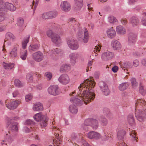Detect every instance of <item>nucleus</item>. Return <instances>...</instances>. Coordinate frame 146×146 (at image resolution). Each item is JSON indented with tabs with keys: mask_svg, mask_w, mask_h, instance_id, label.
I'll list each match as a JSON object with an SVG mask.
<instances>
[{
	"mask_svg": "<svg viewBox=\"0 0 146 146\" xmlns=\"http://www.w3.org/2000/svg\"><path fill=\"white\" fill-rule=\"evenodd\" d=\"M70 81V79L68 76L64 74V85L68 83Z\"/></svg>",
	"mask_w": 146,
	"mask_h": 146,
	"instance_id": "4d7b16f0",
	"label": "nucleus"
},
{
	"mask_svg": "<svg viewBox=\"0 0 146 146\" xmlns=\"http://www.w3.org/2000/svg\"><path fill=\"white\" fill-rule=\"evenodd\" d=\"M91 119H88L85 120L84 124L85 125H88L91 127Z\"/></svg>",
	"mask_w": 146,
	"mask_h": 146,
	"instance_id": "864d4df0",
	"label": "nucleus"
},
{
	"mask_svg": "<svg viewBox=\"0 0 146 146\" xmlns=\"http://www.w3.org/2000/svg\"><path fill=\"white\" fill-rule=\"evenodd\" d=\"M130 81L133 88L136 89L138 86V83L137 82L136 79L135 78H132L130 79Z\"/></svg>",
	"mask_w": 146,
	"mask_h": 146,
	"instance_id": "e433bc0d",
	"label": "nucleus"
},
{
	"mask_svg": "<svg viewBox=\"0 0 146 146\" xmlns=\"http://www.w3.org/2000/svg\"><path fill=\"white\" fill-rule=\"evenodd\" d=\"M44 116L42 114L41 112L37 113L33 116L34 119L37 121H41L42 119H43Z\"/></svg>",
	"mask_w": 146,
	"mask_h": 146,
	"instance_id": "2f4dec72",
	"label": "nucleus"
},
{
	"mask_svg": "<svg viewBox=\"0 0 146 146\" xmlns=\"http://www.w3.org/2000/svg\"><path fill=\"white\" fill-rule=\"evenodd\" d=\"M19 94V92L18 90H15L13 91L12 93L13 97L14 98H15L17 97Z\"/></svg>",
	"mask_w": 146,
	"mask_h": 146,
	"instance_id": "0e129e2a",
	"label": "nucleus"
},
{
	"mask_svg": "<svg viewBox=\"0 0 146 146\" xmlns=\"http://www.w3.org/2000/svg\"><path fill=\"white\" fill-rule=\"evenodd\" d=\"M70 112L73 114L76 113L78 112V109L74 105H70L69 107Z\"/></svg>",
	"mask_w": 146,
	"mask_h": 146,
	"instance_id": "72a5a7b5",
	"label": "nucleus"
},
{
	"mask_svg": "<svg viewBox=\"0 0 146 146\" xmlns=\"http://www.w3.org/2000/svg\"><path fill=\"white\" fill-rule=\"evenodd\" d=\"M109 137L108 136V135L104 134L102 137L100 136V138H101L102 141H105L107 140L108 139Z\"/></svg>",
	"mask_w": 146,
	"mask_h": 146,
	"instance_id": "e2e57ef3",
	"label": "nucleus"
},
{
	"mask_svg": "<svg viewBox=\"0 0 146 146\" xmlns=\"http://www.w3.org/2000/svg\"><path fill=\"white\" fill-rule=\"evenodd\" d=\"M136 108L143 107L145 108L143 111H136L135 112V115L138 120L140 122H143L146 117V103L144 100L140 99H138L135 104Z\"/></svg>",
	"mask_w": 146,
	"mask_h": 146,
	"instance_id": "f03ea898",
	"label": "nucleus"
},
{
	"mask_svg": "<svg viewBox=\"0 0 146 146\" xmlns=\"http://www.w3.org/2000/svg\"><path fill=\"white\" fill-rule=\"evenodd\" d=\"M137 36L136 34L130 32L128 35V42L129 45H132L135 44L136 41Z\"/></svg>",
	"mask_w": 146,
	"mask_h": 146,
	"instance_id": "9d476101",
	"label": "nucleus"
},
{
	"mask_svg": "<svg viewBox=\"0 0 146 146\" xmlns=\"http://www.w3.org/2000/svg\"><path fill=\"white\" fill-rule=\"evenodd\" d=\"M44 76L48 80H50L52 78V74L49 72H47L45 73Z\"/></svg>",
	"mask_w": 146,
	"mask_h": 146,
	"instance_id": "79ce46f5",
	"label": "nucleus"
},
{
	"mask_svg": "<svg viewBox=\"0 0 146 146\" xmlns=\"http://www.w3.org/2000/svg\"><path fill=\"white\" fill-rule=\"evenodd\" d=\"M58 81L60 83L63 84L64 81V75L62 74L59 78L58 79Z\"/></svg>",
	"mask_w": 146,
	"mask_h": 146,
	"instance_id": "bf43d9fd",
	"label": "nucleus"
},
{
	"mask_svg": "<svg viewBox=\"0 0 146 146\" xmlns=\"http://www.w3.org/2000/svg\"><path fill=\"white\" fill-rule=\"evenodd\" d=\"M5 42H7L9 45H11V42L9 41L13 42L15 40V37L13 33L10 32H7L6 33L5 35Z\"/></svg>",
	"mask_w": 146,
	"mask_h": 146,
	"instance_id": "9b49d317",
	"label": "nucleus"
},
{
	"mask_svg": "<svg viewBox=\"0 0 146 146\" xmlns=\"http://www.w3.org/2000/svg\"><path fill=\"white\" fill-rule=\"evenodd\" d=\"M42 17L43 19H50L48 12L42 14Z\"/></svg>",
	"mask_w": 146,
	"mask_h": 146,
	"instance_id": "5fc2aeb1",
	"label": "nucleus"
},
{
	"mask_svg": "<svg viewBox=\"0 0 146 146\" xmlns=\"http://www.w3.org/2000/svg\"><path fill=\"white\" fill-rule=\"evenodd\" d=\"M107 33L109 38H112L115 36L116 33L114 29L111 27L107 31Z\"/></svg>",
	"mask_w": 146,
	"mask_h": 146,
	"instance_id": "b1692460",
	"label": "nucleus"
},
{
	"mask_svg": "<svg viewBox=\"0 0 146 146\" xmlns=\"http://www.w3.org/2000/svg\"><path fill=\"white\" fill-rule=\"evenodd\" d=\"M6 9L11 11H14L16 9L15 7L12 4L9 3L8 2L6 3Z\"/></svg>",
	"mask_w": 146,
	"mask_h": 146,
	"instance_id": "7c9ffc66",
	"label": "nucleus"
},
{
	"mask_svg": "<svg viewBox=\"0 0 146 146\" xmlns=\"http://www.w3.org/2000/svg\"><path fill=\"white\" fill-rule=\"evenodd\" d=\"M91 127L96 129L98 126V121L96 119H91Z\"/></svg>",
	"mask_w": 146,
	"mask_h": 146,
	"instance_id": "4c0bfd02",
	"label": "nucleus"
},
{
	"mask_svg": "<svg viewBox=\"0 0 146 146\" xmlns=\"http://www.w3.org/2000/svg\"><path fill=\"white\" fill-rule=\"evenodd\" d=\"M51 39L52 42L56 44H59L62 42L60 36L56 34H54Z\"/></svg>",
	"mask_w": 146,
	"mask_h": 146,
	"instance_id": "dca6fc26",
	"label": "nucleus"
},
{
	"mask_svg": "<svg viewBox=\"0 0 146 146\" xmlns=\"http://www.w3.org/2000/svg\"><path fill=\"white\" fill-rule=\"evenodd\" d=\"M50 19L55 18L58 15L57 12L56 11H52L48 12Z\"/></svg>",
	"mask_w": 146,
	"mask_h": 146,
	"instance_id": "58836bf2",
	"label": "nucleus"
},
{
	"mask_svg": "<svg viewBox=\"0 0 146 146\" xmlns=\"http://www.w3.org/2000/svg\"><path fill=\"white\" fill-rule=\"evenodd\" d=\"M33 59L35 61L40 62L42 61L44 58L43 53L40 51H38L32 54Z\"/></svg>",
	"mask_w": 146,
	"mask_h": 146,
	"instance_id": "0eeeda50",
	"label": "nucleus"
},
{
	"mask_svg": "<svg viewBox=\"0 0 146 146\" xmlns=\"http://www.w3.org/2000/svg\"><path fill=\"white\" fill-rule=\"evenodd\" d=\"M130 23L131 24L133 27H135L138 25L139 21L138 19L136 17L133 16L131 18L129 19Z\"/></svg>",
	"mask_w": 146,
	"mask_h": 146,
	"instance_id": "5701e85b",
	"label": "nucleus"
},
{
	"mask_svg": "<svg viewBox=\"0 0 146 146\" xmlns=\"http://www.w3.org/2000/svg\"><path fill=\"white\" fill-rule=\"evenodd\" d=\"M71 68L70 65V64L64 65V71L68 72Z\"/></svg>",
	"mask_w": 146,
	"mask_h": 146,
	"instance_id": "680f3d73",
	"label": "nucleus"
},
{
	"mask_svg": "<svg viewBox=\"0 0 146 146\" xmlns=\"http://www.w3.org/2000/svg\"><path fill=\"white\" fill-rule=\"evenodd\" d=\"M69 20L70 24L71 25L73 28L74 30L75 31L76 29L79 28V25L78 23L76 21L74 18H70L69 19Z\"/></svg>",
	"mask_w": 146,
	"mask_h": 146,
	"instance_id": "aec40b11",
	"label": "nucleus"
},
{
	"mask_svg": "<svg viewBox=\"0 0 146 146\" xmlns=\"http://www.w3.org/2000/svg\"><path fill=\"white\" fill-rule=\"evenodd\" d=\"M91 119H88L85 120L84 124L85 125H88L91 127Z\"/></svg>",
	"mask_w": 146,
	"mask_h": 146,
	"instance_id": "603ef678",
	"label": "nucleus"
},
{
	"mask_svg": "<svg viewBox=\"0 0 146 146\" xmlns=\"http://www.w3.org/2000/svg\"><path fill=\"white\" fill-rule=\"evenodd\" d=\"M48 91L50 94L54 96L58 95L59 93L58 87L56 85L50 86L48 89Z\"/></svg>",
	"mask_w": 146,
	"mask_h": 146,
	"instance_id": "1a4fd4ad",
	"label": "nucleus"
},
{
	"mask_svg": "<svg viewBox=\"0 0 146 146\" xmlns=\"http://www.w3.org/2000/svg\"><path fill=\"white\" fill-rule=\"evenodd\" d=\"M4 137V139L1 142L2 145H7L8 143L11 142L12 141V137L10 135V134L9 131L6 133Z\"/></svg>",
	"mask_w": 146,
	"mask_h": 146,
	"instance_id": "f8f14e48",
	"label": "nucleus"
},
{
	"mask_svg": "<svg viewBox=\"0 0 146 146\" xmlns=\"http://www.w3.org/2000/svg\"><path fill=\"white\" fill-rule=\"evenodd\" d=\"M116 31L118 34L121 35H123L126 33L125 29L121 25L118 26L116 27Z\"/></svg>",
	"mask_w": 146,
	"mask_h": 146,
	"instance_id": "bb28decb",
	"label": "nucleus"
},
{
	"mask_svg": "<svg viewBox=\"0 0 146 146\" xmlns=\"http://www.w3.org/2000/svg\"><path fill=\"white\" fill-rule=\"evenodd\" d=\"M33 110L35 111H40L43 109L42 104L40 103L34 104L33 108Z\"/></svg>",
	"mask_w": 146,
	"mask_h": 146,
	"instance_id": "393cba45",
	"label": "nucleus"
},
{
	"mask_svg": "<svg viewBox=\"0 0 146 146\" xmlns=\"http://www.w3.org/2000/svg\"><path fill=\"white\" fill-rule=\"evenodd\" d=\"M127 119L129 123L131 125L134 124L135 121L133 117V115L132 113H130L128 115Z\"/></svg>",
	"mask_w": 146,
	"mask_h": 146,
	"instance_id": "c9c22d12",
	"label": "nucleus"
},
{
	"mask_svg": "<svg viewBox=\"0 0 146 146\" xmlns=\"http://www.w3.org/2000/svg\"><path fill=\"white\" fill-rule=\"evenodd\" d=\"M17 25L20 27H21L23 25L24 20L23 18H19L17 20Z\"/></svg>",
	"mask_w": 146,
	"mask_h": 146,
	"instance_id": "de8ad7c7",
	"label": "nucleus"
},
{
	"mask_svg": "<svg viewBox=\"0 0 146 146\" xmlns=\"http://www.w3.org/2000/svg\"><path fill=\"white\" fill-rule=\"evenodd\" d=\"M116 18L113 16L109 17L108 18V20L109 22L111 23H113L116 21Z\"/></svg>",
	"mask_w": 146,
	"mask_h": 146,
	"instance_id": "09e8293b",
	"label": "nucleus"
},
{
	"mask_svg": "<svg viewBox=\"0 0 146 146\" xmlns=\"http://www.w3.org/2000/svg\"><path fill=\"white\" fill-rule=\"evenodd\" d=\"M33 95L31 94H29L25 96V99L26 102L30 101L33 98Z\"/></svg>",
	"mask_w": 146,
	"mask_h": 146,
	"instance_id": "3c124183",
	"label": "nucleus"
},
{
	"mask_svg": "<svg viewBox=\"0 0 146 146\" xmlns=\"http://www.w3.org/2000/svg\"><path fill=\"white\" fill-rule=\"evenodd\" d=\"M128 86L127 84L123 83L119 85V88L120 91H123L126 89Z\"/></svg>",
	"mask_w": 146,
	"mask_h": 146,
	"instance_id": "ea45409f",
	"label": "nucleus"
},
{
	"mask_svg": "<svg viewBox=\"0 0 146 146\" xmlns=\"http://www.w3.org/2000/svg\"><path fill=\"white\" fill-rule=\"evenodd\" d=\"M5 18V13H0V22L4 21Z\"/></svg>",
	"mask_w": 146,
	"mask_h": 146,
	"instance_id": "6e6d98bb",
	"label": "nucleus"
},
{
	"mask_svg": "<svg viewBox=\"0 0 146 146\" xmlns=\"http://www.w3.org/2000/svg\"><path fill=\"white\" fill-rule=\"evenodd\" d=\"M111 45L114 50H119L121 47L120 43L116 40H114L112 41Z\"/></svg>",
	"mask_w": 146,
	"mask_h": 146,
	"instance_id": "4be33fe9",
	"label": "nucleus"
},
{
	"mask_svg": "<svg viewBox=\"0 0 146 146\" xmlns=\"http://www.w3.org/2000/svg\"><path fill=\"white\" fill-rule=\"evenodd\" d=\"M3 65L4 68L7 70H11L14 66V63L8 64L3 62Z\"/></svg>",
	"mask_w": 146,
	"mask_h": 146,
	"instance_id": "f704fd0d",
	"label": "nucleus"
},
{
	"mask_svg": "<svg viewBox=\"0 0 146 146\" xmlns=\"http://www.w3.org/2000/svg\"><path fill=\"white\" fill-rule=\"evenodd\" d=\"M120 21L122 24L125 26L127 24V21L125 19H121Z\"/></svg>",
	"mask_w": 146,
	"mask_h": 146,
	"instance_id": "774afa93",
	"label": "nucleus"
},
{
	"mask_svg": "<svg viewBox=\"0 0 146 146\" xmlns=\"http://www.w3.org/2000/svg\"><path fill=\"white\" fill-rule=\"evenodd\" d=\"M114 56V53L112 52L107 51L103 53L101 56V58L104 61H107L113 58Z\"/></svg>",
	"mask_w": 146,
	"mask_h": 146,
	"instance_id": "6e6552de",
	"label": "nucleus"
},
{
	"mask_svg": "<svg viewBox=\"0 0 146 146\" xmlns=\"http://www.w3.org/2000/svg\"><path fill=\"white\" fill-rule=\"evenodd\" d=\"M136 133L135 132V131H133L131 132V133H130V136H131L136 141L137 139L136 137Z\"/></svg>",
	"mask_w": 146,
	"mask_h": 146,
	"instance_id": "052dcab7",
	"label": "nucleus"
},
{
	"mask_svg": "<svg viewBox=\"0 0 146 146\" xmlns=\"http://www.w3.org/2000/svg\"><path fill=\"white\" fill-rule=\"evenodd\" d=\"M15 85L18 87H21L23 86V84L18 79H16L14 81Z\"/></svg>",
	"mask_w": 146,
	"mask_h": 146,
	"instance_id": "c03bdc74",
	"label": "nucleus"
},
{
	"mask_svg": "<svg viewBox=\"0 0 146 146\" xmlns=\"http://www.w3.org/2000/svg\"><path fill=\"white\" fill-rule=\"evenodd\" d=\"M67 43L68 47L72 50H76L79 48L78 41L74 38L68 39L67 40Z\"/></svg>",
	"mask_w": 146,
	"mask_h": 146,
	"instance_id": "39448f33",
	"label": "nucleus"
},
{
	"mask_svg": "<svg viewBox=\"0 0 146 146\" xmlns=\"http://www.w3.org/2000/svg\"><path fill=\"white\" fill-rule=\"evenodd\" d=\"M29 36L28 35L23 39L22 42V47L23 49L26 48L27 44L29 41Z\"/></svg>",
	"mask_w": 146,
	"mask_h": 146,
	"instance_id": "a878e982",
	"label": "nucleus"
},
{
	"mask_svg": "<svg viewBox=\"0 0 146 146\" xmlns=\"http://www.w3.org/2000/svg\"><path fill=\"white\" fill-rule=\"evenodd\" d=\"M88 136L90 139L94 138L99 139L100 138V135L98 133L94 131H90L88 134Z\"/></svg>",
	"mask_w": 146,
	"mask_h": 146,
	"instance_id": "a211bd4d",
	"label": "nucleus"
},
{
	"mask_svg": "<svg viewBox=\"0 0 146 146\" xmlns=\"http://www.w3.org/2000/svg\"><path fill=\"white\" fill-rule=\"evenodd\" d=\"M19 119L18 117H15L11 119L8 118L7 119V123L8 126H10L9 127L13 131H17L18 130V129L17 123L13 121V120H17Z\"/></svg>",
	"mask_w": 146,
	"mask_h": 146,
	"instance_id": "20e7f679",
	"label": "nucleus"
},
{
	"mask_svg": "<svg viewBox=\"0 0 146 146\" xmlns=\"http://www.w3.org/2000/svg\"><path fill=\"white\" fill-rule=\"evenodd\" d=\"M6 11V3L0 0V13H5Z\"/></svg>",
	"mask_w": 146,
	"mask_h": 146,
	"instance_id": "473e14b6",
	"label": "nucleus"
},
{
	"mask_svg": "<svg viewBox=\"0 0 146 146\" xmlns=\"http://www.w3.org/2000/svg\"><path fill=\"white\" fill-rule=\"evenodd\" d=\"M125 134V131L123 129H120L117 132V137L119 139L122 140L124 139Z\"/></svg>",
	"mask_w": 146,
	"mask_h": 146,
	"instance_id": "c85d7f7f",
	"label": "nucleus"
},
{
	"mask_svg": "<svg viewBox=\"0 0 146 146\" xmlns=\"http://www.w3.org/2000/svg\"><path fill=\"white\" fill-rule=\"evenodd\" d=\"M21 103V101L18 100H16L11 102L6 105V107L10 110H14L16 109Z\"/></svg>",
	"mask_w": 146,
	"mask_h": 146,
	"instance_id": "ddd939ff",
	"label": "nucleus"
},
{
	"mask_svg": "<svg viewBox=\"0 0 146 146\" xmlns=\"http://www.w3.org/2000/svg\"><path fill=\"white\" fill-rule=\"evenodd\" d=\"M100 120L101 121L102 124L103 125L105 126L107 124L108 121L106 118L101 117L100 118Z\"/></svg>",
	"mask_w": 146,
	"mask_h": 146,
	"instance_id": "a18cd8bd",
	"label": "nucleus"
},
{
	"mask_svg": "<svg viewBox=\"0 0 146 146\" xmlns=\"http://www.w3.org/2000/svg\"><path fill=\"white\" fill-rule=\"evenodd\" d=\"M33 74L32 73H28L27 74L26 79L28 81L31 82L33 81Z\"/></svg>",
	"mask_w": 146,
	"mask_h": 146,
	"instance_id": "49530a36",
	"label": "nucleus"
},
{
	"mask_svg": "<svg viewBox=\"0 0 146 146\" xmlns=\"http://www.w3.org/2000/svg\"><path fill=\"white\" fill-rule=\"evenodd\" d=\"M71 9L70 3L67 1H64V12H68Z\"/></svg>",
	"mask_w": 146,
	"mask_h": 146,
	"instance_id": "a19ab883",
	"label": "nucleus"
},
{
	"mask_svg": "<svg viewBox=\"0 0 146 146\" xmlns=\"http://www.w3.org/2000/svg\"><path fill=\"white\" fill-rule=\"evenodd\" d=\"M133 66L131 62L126 61L124 62L121 63V67L123 69L125 68V69L127 68H132Z\"/></svg>",
	"mask_w": 146,
	"mask_h": 146,
	"instance_id": "cd10ccee",
	"label": "nucleus"
},
{
	"mask_svg": "<svg viewBox=\"0 0 146 146\" xmlns=\"http://www.w3.org/2000/svg\"><path fill=\"white\" fill-rule=\"evenodd\" d=\"M99 86L103 94L106 96L108 95L110 92L108 85L105 82L102 81H100L99 83Z\"/></svg>",
	"mask_w": 146,
	"mask_h": 146,
	"instance_id": "423d86ee",
	"label": "nucleus"
},
{
	"mask_svg": "<svg viewBox=\"0 0 146 146\" xmlns=\"http://www.w3.org/2000/svg\"><path fill=\"white\" fill-rule=\"evenodd\" d=\"M90 126L88 125H85V124H83L82 125V128L83 129L85 130H88Z\"/></svg>",
	"mask_w": 146,
	"mask_h": 146,
	"instance_id": "69168bd1",
	"label": "nucleus"
},
{
	"mask_svg": "<svg viewBox=\"0 0 146 146\" xmlns=\"http://www.w3.org/2000/svg\"><path fill=\"white\" fill-rule=\"evenodd\" d=\"M139 92L143 95H145L146 91L143 88V86L141 83H140L139 86Z\"/></svg>",
	"mask_w": 146,
	"mask_h": 146,
	"instance_id": "37998d69",
	"label": "nucleus"
},
{
	"mask_svg": "<svg viewBox=\"0 0 146 146\" xmlns=\"http://www.w3.org/2000/svg\"><path fill=\"white\" fill-rule=\"evenodd\" d=\"M139 65V62L137 60H135L133 62V65L135 67H136Z\"/></svg>",
	"mask_w": 146,
	"mask_h": 146,
	"instance_id": "338daca9",
	"label": "nucleus"
},
{
	"mask_svg": "<svg viewBox=\"0 0 146 146\" xmlns=\"http://www.w3.org/2000/svg\"><path fill=\"white\" fill-rule=\"evenodd\" d=\"M27 56V50H21L20 52V56L21 58L23 60H25Z\"/></svg>",
	"mask_w": 146,
	"mask_h": 146,
	"instance_id": "c756f323",
	"label": "nucleus"
},
{
	"mask_svg": "<svg viewBox=\"0 0 146 146\" xmlns=\"http://www.w3.org/2000/svg\"><path fill=\"white\" fill-rule=\"evenodd\" d=\"M55 34V33H53L52 31L51 30H48L46 33V34L47 36L49 37L50 38H52L53 35Z\"/></svg>",
	"mask_w": 146,
	"mask_h": 146,
	"instance_id": "8fccbe9b",
	"label": "nucleus"
},
{
	"mask_svg": "<svg viewBox=\"0 0 146 146\" xmlns=\"http://www.w3.org/2000/svg\"><path fill=\"white\" fill-rule=\"evenodd\" d=\"M55 138L53 139V144L54 146H60L62 142L61 138L59 137V135L56 133Z\"/></svg>",
	"mask_w": 146,
	"mask_h": 146,
	"instance_id": "f3484780",
	"label": "nucleus"
},
{
	"mask_svg": "<svg viewBox=\"0 0 146 146\" xmlns=\"http://www.w3.org/2000/svg\"><path fill=\"white\" fill-rule=\"evenodd\" d=\"M74 7L76 10H79L81 8L83 5V0H74Z\"/></svg>",
	"mask_w": 146,
	"mask_h": 146,
	"instance_id": "412c9836",
	"label": "nucleus"
},
{
	"mask_svg": "<svg viewBox=\"0 0 146 146\" xmlns=\"http://www.w3.org/2000/svg\"><path fill=\"white\" fill-rule=\"evenodd\" d=\"M19 48V44H15L12 50L9 53V57L12 58H15L17 56V50Z\"/></svg>",
	"mask_w": 146,
	"mask_h": 146,
	"instance_id": "4468645a",
	"label": "nucleus"
},
{
	"mask_svg": "<svg viewBox=\"0 0 146 146\" xmlns=\"http://www.w3.org/2000/svg\"><path fill=\"white\" fill-rule=\"evenodd\" d=\"M96 83L92 80L86 79L78 87L79 92L78 96L71 98L70 101L74 104L77 106H81L83 102L87 104L93 100L95 94L92 88L95 86Z\"/></svg>",
	"mask_w": 146,
	"mask_h": 146,
	"instance_id": "f257e3e1",
	"label": "nucleus"
},
{
	"mask_svg": "<svg viewBox=\"0 0 146 146\" xmlns=\"http://www.w3.org/2000/svg\"><path fill=\"white\" fill-rule=\"evenodd\" d=\"M78 56V54L76 52L71 53L70 54L69 57L70 63L72 65L74 66L76 63Z\"/></svg>",
	"mask_w": 146,
	"mask_h": 146,
	"instance_id": "2eb2a0df",
	"label": "nucleus"
},
{
	"mask_svg": "<svg viewBox=\"0 0 146 146\" xmlns=\"http://www.w3.org/2000/svg\"><path fill=\"white\" fill-rule=\"evenodd\" d=\"M39 1V0H36L35 3V2L34 1H33V5L34 6V11H35L38 5V2Z\"/></svg>",
	"mask_w": 146,
	"mask_h": 146,
	"instance_id": "13d9d810",
	"label": "nucleus"
},
{
	"mask_svg": "<svg viewBox=\"0 0 146 146\" xmlns=\"http://www.w3.org/2000/svg\"><path fill=\"white\" fill-rule=\"evenodd\" d=\"M40 46V45L38 43L31 44L29 46V51L30 52L36 51L39 49Z\"/></svg>",
	"mask_w": 146,
	"mask_h": 146,
	"instance_id": "6ab92c4d",
	"label": "nucleus"
},
{
	"mask_svg": "<svg viewBox=\"0 0 146 146\" xmlns=\"http://www.w3.org/2000/svg\"><path fill=\"white\" fill-rule=\"evenodd\" d=\"M77 38L79 40H82L85 43H86L88 40L89 35L87 30L86 28L80 29L77 33Z\"/></svg>",
	"mask_w": 146,
	"mask_h": 146,
	"instance_id": "7ed1b4c3",
	"label": "nucleus"
}]
</instances>
